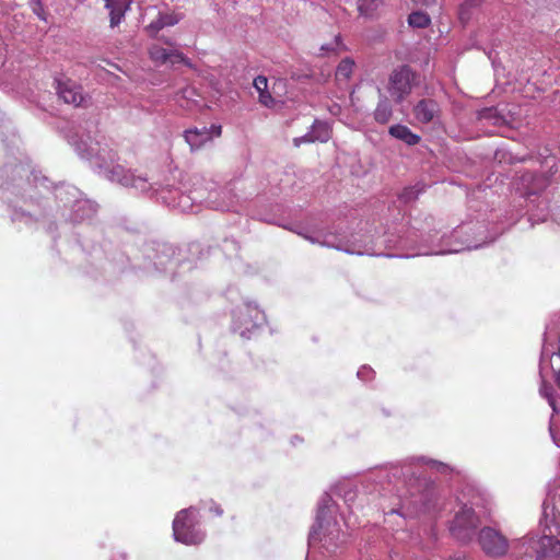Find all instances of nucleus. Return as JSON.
Instances as JSON below:
<instances>
[{
	"mask_svg": "<svg viewBox=\"0 0 560 560\" xmlns=\"http://www.w3.org/2000/svg\"><path fill=\"white\" fill-rule=\"evenodd\" d=\"M479 525L480 518L472 505L464 503L450 524V533L456 540L467 544L475 538Z\"/></svg>",
	"mask_w": 560,
	"mask_h": 560,
	"instance_id": "nucleus-5",
	"label": "nucleus"
},
{
	"mask_svg": "<svg viewBox=\"0 0 560 560\" xmlns=\"http://www.w3.org/2000/svg\"><path fill=\"white\" fill-rule=\"evenodd\" d=\"M422 480L424 475L429 472H436L440 475H448L453 471V468L442 462L434 460L422 456ZM445 499L442 497L439 488L434 481L423 482L422 481V516L428 515L431 518H435L440 515L444 509Z\"/></svg>",
	"mask_w": 560,
	"mask_h": 560,
	"instance_id": "nucleus-3",
	"label": "nucleus"
},
{
	"mask_svg": "<svg viewBox=\"0 0 560 560\" xmlns=\"http://www.w3.org/2000/svg\"><path fill=\"white\" fill-rule=\"evenodd\" d=\"M477 4H478V0H466L460 7V12H459L460 20L464 21V20L468 19V16H466L467 10L476 7Z\"/></svg>",
	"mask_w": 560,
	"mask_h": 560,
	"instance_id": "nucleus-29",
	"label": "nucleus"
},
{
	"mask_svg": "<svg viewBox=\"0 0 560 560\" xmlns=\"http://www.w3.org/2000/svg\"><path fill=\"white\" fill-rule=\"evenodd\" d=\"M555 380H556L558 387L560 388V370L556 373Z\"/></svg>",
	"mask_w": 560,
	"mask_h": 560,
	"instance_id": "nucleus-34",
	"label": "nucleus"
},
{
	"mask_svg": "<svg viewBox=\"0 0 560 560\" xmlns=\"http://www.w3.org/2000/svg\"><path fill=\"white\" fill-rule=\"evenodd\" d=\"M164 43L170 46V47H174L175 46V42H173L172 39H165Z\"/></svg>",
	"mask_w": 560,
	"mask_h": 560,
	"instance_id": "nucleus-36",
	"label": "nucleus"
},
{
	"mask_svg": "<svg viewBox=\"0 0 560 560\" xmlns=\"http://www.w3.org/2000/svg\"><path fill=\"white\" fill-rule=\"evenodd\" d=\"M389 135L408 145H416L420 141V137L413 133L407 126L405 125H393L388 130Z\"/></svg>",
	"mask_w": 560,
	"mask_h": 560,
	"instance_id": "nucleus-15",
	"label": "nucleus"
},
{
	"mask_svg": "<svg viewBox=\"0 0 560 560\" xmlns=\"http://www.w3.org/2000/svg\"><path fill=\"white\" fill-rule=\"evenodd\" d=\"M159 14L165 27L174 26L183 19L182 14L175 12H160Z\"/></svg>",
	"mask_w": 560,
	"mask_h": 560,
	"instance_id": "nucleus-22",
	"label": "nucleus"
},
{
	"mask_svg": "<svg viewBox=\"0 0 560 560\" xmlns=\"http://www.w3.org/2000/svg\"><path fill=\"white\" fill-rule=\"evenodd\" d=\"M420 190L417 187L405 188L400 195V199L405 202L415 201L418 199Z\"/></svg>",
	"mask_w": 560,
	"mask_h": 560,
	"instance_id": "nucleus-25",
	"label": "nucleus"
},
{
	"mask_svg": "<svg viewBox=\"0 0 560 560\" xmlns=\"http://www.w3.org/2000/svg\"><path fill=\"white\" fill-rule=\"evenodd\" d=\"M546 217H547V213H546V214H542L540 218H538V220L545 221V220H546Z\"/></svg>",
	"mask_w": 560,
	"mask_h": 560,
	"instance_id": "nucleus-38",
	"label": "nucleus"
},
{
	"mask_svg": "<svg viewBox=\"0 0 560 560\" xmlns=\"http://www.w3.org/2000/svg\"><path fill=\"white\" fill-rule=\"evenodd\" d=\"M198 518L195 509H184L179 511L173 522V535L177 541L185 545H198L205 534L197 527Z\"/></svg>",
	"mask_w": 560,
	"mask_h": 560,
	"instance_id": "nucleus-4",
	"label": "nucleus"
},
{
	"mask_svg": "<svg viewBox=\"0 0 560 560\" xmlns=\"http://www.w3.org/2000/svg\"><path fill=\"white\" fill-rule=\"evenodd\" d=\"M555 355L560 358V336L558 339L557 349L555 348L553 343L545 339L540 354V369L542 370L544 365L547 363V360H551Z\"/></svg>",
	"mask_w": 560,
	"mask_h": 560,
	"instance_id": "nucleus-16",
	"label": "nucleus"
},
{
	"mask_svg": "<svg viewBox=\"0 0 560 560\" xmlns=\"http://www.w3.org/2000/svg\"><path fill=\"white\" fill-rule=\"evenodd\" d=\"M421 19H422V22H421L422 23L421 24L422 25V31H424V30H427L430 26L431 19H430V16L428 14H425L423 12H422ZM431 32L434 35L433 37L427 35V34H424V32H422V39L425 38L430 46H435L438 44V40L441 37V32H439L438 35L432 30H431Z\"/></svg>",
	"mask_w": 560,
	"mask_h": 560,
	"instance_id": "nucleus-21",
	"label": "nucleus"
},
{
	"mask_svg": "<svg viewBox=\"0 0 560 560\" xmlns=\"http://www.w3.org/2000/svg\"><path fill=\"white\" fill-rule=\"evenodd\" d=\"M422 5H429L430 3L434 2L435 0H421Z\"/></svg>",
	"mask_w": 560,
	"mask_h": 560,
	"instance_id": "nucleus-37",
	"label": "nucleus"
},
{
	"mask_svg": "<svg viewBox=\"0 0 560 560\" xmlns=\"http://www.w3.org/2000/svg\"><path fill=\"white\" fill-rule=\"evenodd\" d=\"M254 86L259 94L261 92H265L268 89L267 78L264 75H258L257 78L254 79Z\"/></svg>",
	"mask_w": 560,
	"mask_h": 560,
	"instance_id": "nucleus-27",
	"label": "nucleus"
},
{
	"mask_svg": "<svg viewBox=\"0 0 560 560\" xmlns=\"http://www.w3.org/2000/svg\"><path fill=\"white\" fill-rule=\"evenodd\" d=\"M549 184V178L545 175H538L532 172H525L518 177L516 184V191L524 198L528 199L529 203L534 205L537 196Z\"/></svg>",
	"mask_w": 560,
	"mask_h": 560,
	"instance_id": "nucleus-7",
	"label": "nucleus"
},
{
	"mask_svg": "<svg viewBox=\"0 0 560 560\" xmlns=\"http://www.w3.org/2000/svg\"><path fill=\"white\" fill-rule=\"evenodd\" d=\"M104 7L109 11L110 27L117 26L125 16L126 11L129 9L127 0H101Z\"/></svg>",
	"mask_w": 560,
	"mask_h": 560,
	"instance_id": "nucleus-12",
	"label": "nucleus"
},
{
	"mask_svg": "<svg viewBox=\"0 0 560 560\" xmlns=\"http://www.w3.org/2000/svg\"><path fill=\"white\" fill-rule=\"evenodd\" d=\"M464 560H472V559H469V558H465Z\"/></svg>",
	"mask_w": 560,
	"mask_h": 560,
	"instance_id": "nucleus-40",
	"label": "nucleus"
},
{
	"mask_svg": "<svg viewBox=\"0 0 560 560\" xmlns=\"http://www.w3.org/2000/svg\"><path fill=\"white\" fill-rule=\"evenodd\" d=\"M408 23L412 27H420V11H413L408 18Z\"/></svg>",
	"mask_w": 560,
	"mask_h": 560,
	"instance_id": "nucleus-30",
	"label": "nucleus"
},
{
	"mask_svg": "<svg viewBox=\"0 0 560 560\" xmlns=\"http://www.w3.org/2000/svg\"><path fill=\"white\" fill-rule=\"evenodd\" d=\"M33 13L40 20L47 21L46 12L42 0H30L28 1Z\"/></svg>",
	"mask_w": 560,
	"mask_h": 560,
	"instance_id": "nucleus-24",
	"label": "nucleus"
},
{
	"mask_svg": "<svg viewBox=\"0 0 560 560\" xmlns=\"http://www.w3.org/2000/svg\"><path fill=\"white\" fill-rule=\"evenodd\" d=\"M330 128L326 122L316 120L308 133L294 139V144L295 147H300L303 142H327L330 139Z\"/></svg>",
	"mask_w": 560,
	"mask_h": 560,
	"instance_id": "nucleus-11",
	"label": "nucleus"
},
{
	"mask_svg": "<svg viewBox=\"0 0 560 560\" xmlns=\"http://www.w3.org/2000/svg\"><path fill=\"white\" fill-rule=\"evenodd\" d=\"M164 24L163 22L161 21V16L160 14L158 15V18L155 20H153L147 27H145V31L147 33L149 34L150 37H153L155 38L158 33L164 28Z\"/></svg>",
	"mask_w": 560,
	"mask_h": 560,
	"instance_id": "nucleus-23",
	"label": "nucleus"
},
{
	"mask_svg": "<svg viewBox=\"0 0 560 560\" xmlns=\"http://www.w3.org/2000/svg\"><path fill=\"white\" fill-rule=\"evenodd\" d=\"M550 434H551L552 441H553V443L556 444V446L560 447V444L558 443V441H557L556 436L553 435V433H552V429H551V428H550Z\"/></svg>",
	"mask_w": 560,
	"mask_h": 560,
	"instance_id": "nucleus-35",
	"label": "nucleus"
},
{
	"mask_svg": "<svg viewBox=\"0 0 560 560\" xmlns=\"http://www.w3.org/2000/svg\"><path fill=\"white\" fill-rule=\"evenodd\" d=\"M481 550L489 557H504L510 549L509 539L497 528L491 526L482 527L477 535Z\"/></svg>",
	"mask_w": 560,
	"mask_h": 560,
	"instance_id": "nucleus-6",
	"label": "nucleus"
},
{
	"mask_svg": "<svg viewBox=\"0 0 560 560\" xmlns=\"http://www.w3.org/2000/svg\"><path fill=\"white\" fill-rule=\"evenodd\" d=\"M492 113H493V108H485V109H482V110L479 113V117H480L481 119H488V118H490V117H491Z\"/></svg>",
	"mask_w": 560,
	"mask_h": 560,
	"instance_id": "nucleus-32",
	"label": "nucleus"
},
{
	"mask_svg": "<svg viewBox=\"0 0 560 560\" xmlns=\"http://www.w3.org/2000/svg\"><path fill=\"white\" fill-rule=\"evenodd\" d=\"M485 214L467 213L466 219L455 226L450 235L438 230L422 235V255H445L471 250L495 240L486 225Z\"/></svg>",
	"mask_w": 560,
	"mask_h": 560,
	"instance_id": "nucleus-1",
	"label": "nucleus"
},
{
	"mask_svg": "<svg viewBox=\"0 0 560 560\" xmlns=\"http://www.w3.org/2000/svg\"><path fill=\"white\" fill-rule=\"evenodd\" d=\"M381 0H358V11L360 15L371 18L377 10Z\"/></svg>",
	"mask_w": 560,
	"mask_h": 560,
	"instance_id": "nucleus-18",
	"label": "nucleus"
},
{
	"mask_svg": "<svg viewBox=\"0 0 560 560\" xmlns=\"http://www.w3.org/2000/svg\"><path fill=\"white\" fill-rule=\"evenodd\" d=\"M354 66L355 63L351 58L347 57L342 59L336 69V79L338 81L349 80L353 72Z\"/></svg>",
	"mask_w": 560,
	"mask_h": 560,
	"instance_id": "nucleus-17",
	"label": "nucleus"
},
{
	"mask_svg": "<svg viewBox=\"0 0 560 560\" xmlns=\"http://www.w3.org/2000/svg\"><path fill=\"white\" fill-rule=\"evenodd\" d=\"M439 105L435 101L422 100V124L432 122L438 135L443 131L439 120Z\"/></svg>",
	"mask_w": 560,
	"mask_h": 560,
	"instance_id": "nucleus-13",
	"label": "nucleus"
},
{
	"mask_svg": "<svg viewBox=\"0 0 560 560\" xmlns=\"http://www.w3.org/2000/svg\"><path fill=\"white\" fill-rule=\"evenodd\" d=\"M542 535L538 539L529 538L530 548L536 553V560H560V518L555 514V506L548 500L542 503V515L539 520Z\"/></svg>",
	"mask_w": 560,
	"mask_h": 560,
	"instance_id": "nucleus-2",
	"label": "nucleus"
},
{
	"mask_svg": "<svg viewBox=\"0 0 560 560\" xmlns=\"http://www.w3.org/2000/svg\"><path fill=\"white\" fill-rule=\"evenodd\" d=\"M392 117V107L387 101L378 103L374 110V118L380 124H386Z\"/></svg>",
	"mask_w": 560,
	"mask_h": 560,
	"instance_id": "nucleus-19",
	"label": "nucleus"
},
{
	"mask_svg": "<svg viewBox=\"0 0 560 560\" xmlns=\"http://www.w3.org/2000/svg\"><path fill=\"white\" fill-rule=\"evenodd\" d=\"M413 75L408 66H401L393 71L389 78V93L397 102L401 101L411 90Z\"/></svg>",
	"mask_w": 560,
	"mask_h": 560,
	"instance_id": "nucleus-8",
	"label": "nucleus"
},
{
	"mask_svg": "<svg viewBox=\"0 0 560 560\" xmlns=\"http://www.w3.org/2000/svg\"><path fill=\"white\" fill-rule=\"evenodd\" d=\"M209 512L213 516H218V517L223 515V509L221 508V505L217 504L215 502H211V504L209 506Z\"/></svg>",
	"mask_w": 560,
	"mask_h": 560,
	"instance_id": "nucleus-31",
	"label": "nucleus"
},
{
	"mask_svg": "<svg viewBox=\"0 0 560 560\" xmlns=\"http://www.w3.org/2000/svg\"><path fill=\"white\" fill-rule=\"evenodd\" d=\"M259 102L266 107H272L276 104V101L268 92V89L259 94Z\"/></svg>",
	"mask_w": 560,
	"mask_h": 560,
	"instance_id": "nucleus-28",
	"label": "nucleus"
},
{
	"mask_svg": "<svg viewBox=\"0 0 560 560\" xmlns=\"http://www.w3.org/2000/svg\"><path fill=\"white\" fill-rule=\"evenodd\" d=\"M150 59L158 65H165L167 62L184 63L190 66L189 59L178 49L172 48L166 49L158 44H153L149 48Z\"/></svg>",
	"mask_w": 560,
	"mask_h": 560,
	"instance_id": "nucleus-9",
	"label": "nucleus"
},
{
	"mask_svg": "<svg viewBox=\"0 0 560 560\" xmlns=\"http://www.w3.org/2000/svg\"><path fill=\"white\" fill-rule=\"evenodd\" d=\"M184 137L191 150H197L206 142L212 140V133L206 127L186 130Z\"/></svg>",
	"mask_w": 560,
	"mask_h": 560,
	"instance_id": "nucleus-14",
	"label": "nucleus"
},
{
	"mask_svg": "<svg viewBox=\"0 0 560 560\" xmlns=\"http://www.w3.org/2000/svg\"><path fill=\"white\" fill-rule=\"evenodd\" d=\"M209 131H211L212 137H213V136L220 137V136H221V132H222V127H221V126H214V125H213Z\"/></svg>",
	"mask_w": 560,
	"mask_h": 560,
	"instance_id": "nucleus-33",
	"label": "nucleus"
},
{
	"mask_svg": "<svg viewBox=\"0 0 560 560\" xmlns=\"http://www.w3.org/2000/svg\"><path fill=\"white\" fill-rule=\"evenodd\" d=\"M56 90L59 98H61L66 104L79 107L85 103L82 86L71 80L57 81Z\"/></svg>",
	"mask_w": 560,
	"mask_h": 560,
	"instance_id": "nucleus-10",
	"label": "nucleus"
},
{
	"mask_svg": "<svg viewBox=\"0 0 560 560\" xmlns=\"http://www.w3.org/2000/svg\"><path fill=\"white\" fill-rule=\"evenodd\" d=\"M555 220L560 224V215H557Z\"/></svg>",
	"mask_w": 560,
	"mask_h": 560,
	"instance_id": "nucleus-39",
	"label": "nucleus"
},
{
	"mask_svg": "<svg viewBox=\"0 0 560 560\" xmlns=\"http://www.w3.org/2000/svg\"><path fill=\"white\" fill-rule=\"evenodd\" d=\"M345 49H346V47L342 45L339 35L335 36L334 45H331V46H329V45H322L320 46V50L324 51V52H329V51L339 52V51L345 50Z\"/></svg>",
	"mask_w": 560,
	"mask_h": 560,
	"instance_id": "nucleus-26",
	"label": "nucleus"
},
{
	"mask_svg": "<svg viewBox=\"0 0 560 560\" xmlns=\"http://www.w3.org/2000/svg\"><path fill=\"white\" fill-rule=\"evenodd\" d=\"M555 389L552 385L546 383L545 381L541 382L539 387V394L548 400V404L552 408L553 412H559L556 399L553 397Z\"/></svg>",
	"mask_w": 560,
	"mask_h": 560,
	"instance_id": "nucleus-20",
	"label": "nucleus"
}]
</instances>
